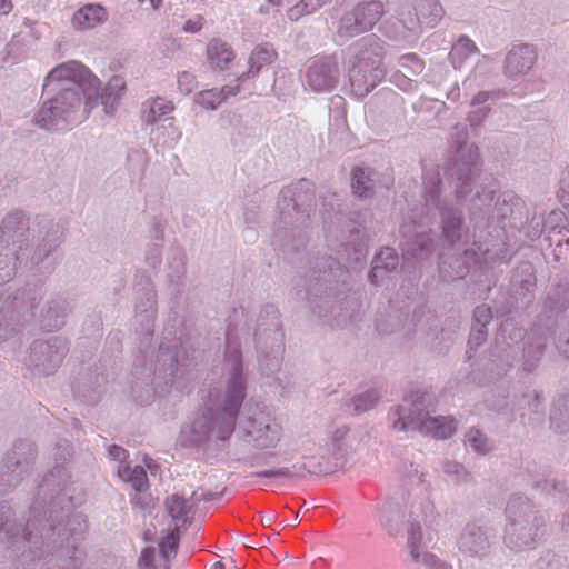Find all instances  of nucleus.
<instances>
[{
  "label": "nucleus",
  "instance_id": "f257e3e1",
  "mask_svg": "<svg viewBox=\"0 0 569 569\" xmlns=\"http://www.w3.org/2000/svg\"><path fill=\"white\" fill-rule=\"evenodd\" d=\"M73 455L72 446L63 440L54 448L56 466L42 479L27 516L17 518L14 510L0 503V538L14 551L31 542L29 559L42 555L37 540L38 530H46L47 543L59 548L60 569H73L81 558L79 543L86 529L80 513H71V498L66 493L70 475L63 466Z\"/></svg>",
  "mask_w": 569,
  "mask_h": 569
},
{
  "label": "nucleus",
  "instance_id": "f03ea898",
  "mask_svg": "<svg viewBox=\"0 0 569 569\" xmlns=\"http://www.w3.org/2000/svg\"><path fill=\"white\" fill-rule=\"evenodd\" d=\"M99 79L77 61L53 68L46 77L42 94L47 96L34 113V126L47 130H63L86 119L99 96Z\"/></svg>",
  "mask_w": 569,
  "mask_h": 569
},
{
  "label": "nucleus",
  "instance_id": "7ed1b4c3",
  "mask_svg": "<svg viewBox=\"0 0 569 569\" xmlns=\"http://www.w3.org/2000/svg\"><path fill=\"white\" fill-rule=\"evenodd\" d=\"M224 362L227 379L223 398L210 399L201 415L181 430L180 441L184 447L198 446L212 438L224 441L234 430L237 417L247 396V379L239 345L233 343L229 336Z\"/></svg>",
  "mask_w": 569,
  "mask_h": 569
},
{
  "label": "nucleus",
  "instance_id": "20e7f679",
  "mask_svg": "<svg viewBox=\"0 0 569 569\" xmlns=\"http://www.w3.org/2000/svg\"><path fill=\"white\" fill-rule=\"evenodd\" d=\"M351 274L331 256L316 258L296 284L297 299L306 301L319 318L341 311L350 303Z\"/></svg>",
  "mask_w": 569,
  "mask_h": 569
},
{
  "label": "nucleus",
  "instance_id": "39448f33",
  "mask_svg": "<svg viewBox=\"0 0 569 569\" xmlns=\"http://www.w3.org/2000/svg\"><path fill=\"white\" fill-rule=\"evenodd\" d=\"M315 186L308 179L284 187L277 203L279 210L274 244L290 263H299L308 243L307 229L315 212Z\"/></svg>",
  "mask_w": 569,
  "mask_h": 569
},
{
  "label": "nucleus",
  "instance_id": "423d86ee",
  "mask_svg": "<svg viewBox=\"0 0 569 569\" xmlns=\"http://www.w3.org/2000/svg\"><path fill=\"white\" fill-rule=\"evenodd\" d=\"M435 396L427 390L411 391L389 412L392 428L397 431H419L436 439H448L456 431V420L431 416Z\"/></svg>",
  "mask_w": 569,
  "mask_h": 569
},
{
  "label": "nucleus",
  "instance_id": "0eeeda50",
  "mask_svg": "<svg viewBox=\"0 0 569 569\" xmlns=\"http://www.w3.org/2000/svg\"><path fill=\"white\" fill-rule=\"evenodd\" d=\"M503 543L513 552L535 549L546 533L541 510L528 498L512 495L506 506Z\"/></svg>",
  "mask_w": 569,
  "mask_h": 569
},
{
  "label": "nucleus",
  "instance_id": "6e6552de",
  "mask_svg": "<svg viewBox=\"0 0 569 569\" xmlns=\"http://www.w3.org/2000/svg\"><path fill=\"white\" fill-rule=\"evenodd\" d=\"M346 56L351 90L358 98H363L385 78L381 68L383 42L376 36L365 37L349 46Z\"/></svg>",
  "mask_w": 569,
  "mask_h": 569
},
{
  "label": "nucleus",
  "instance_id": "1a4fd4ad",
  "mask_svg": "<svg viewBox=\"0 0 569 569\" xmlns=\"http://www.w3.org/2000/svg\"><path fill=\"white\" fill-rule=\"evenodd\" d=\"M442 180L437 167L423 171V199L427 208L440 214L441 241L445 248L463 247L469 240V229L461 209L441 198Z\"/></svg>",
  "mask_w": 569,
  "mask_h": 569
},
{
  "label": "nucleus",
  "instance_id": "9d476101",
  "mask_svg": "<svg viewBox=\"0 0 569 569\" xmlns=\"http://www.w3.org/2000/svg\"><path fill=\"white\" fill-rule=\"evenodd\" d=\"M526 207L522 200L511 192H499L489 188H481L471 198L469 206L470 220L475 229H486L489 227L493 214L499 220L510 219L513 226L522 224Z\"/></svg>",
  "mask_w": 569,
  "mask_h": 569
},
{
  "label": "nucleus",
  "instance_id": "9b49d317",
  "mask_svg": "<svg viewBox=\"0 0 569 569\" xmlns=\"http://www.w3.org/2000/svg\"><path fill=\"white\" fill-rule=\"evenodd\" d=\"M451 139L457 146L456 154L447 167V174L458 200L466 199L473 190L479 176V150L473 143H468L467 127L457 123L451 129Z\"/></svg>",
  "mask_w": 569,
  "mask_h": 569
},
{
  "label": "nucleus",
  "instance_id": "f8f14e48",
  "mask_svg": "<svg viewBox=\"0 0 569 569\" xmlns=\"http://www.w3.org/2000/svg\"><path fill=\"white\" fill-rule=\"evenodd\" d=\"M253 337L260 362H262L263 357L268 358L272 355L271 366L266 373L269 375L278 370V355L283 349V333L276 306L268 303L262 307L257 319Z\"/></svg>",
  "mask_w": 569,
  "mask_h": 569
},
{
  "label": "nucleus",
  "instance_id": "ddd939ff",
  "mask_svg": "<svg viewBox=\"0 0 569 569\" xmlns=\"http://www.w3.org/2000/svg\"><path fill=\"white\" fill-rule=\"evenodd\" d=\"M68 352L69 341L62 336L37 339L28 349L24 365L33 377H48L58 370Z\"/></svg>",
  "mask_w": 569,
  "mask_h": 569
},
{
  "label": "nucleus",
  "instance_id": "4468645a",
  "mask_svg": "<svg viewBox=\"0 0 569 569\" xmlns=\"http://www.w3.org/2000/svg\"><path fill=\"white\" fill-rule=\"evenodd\" d=\"M385 13V6L381 1H361L340 17L336 34L340 39L349 40L369 32Z\"/></svg>",
  "mask_w": 569,
  "mask_h": 569
},
{
  "label": "nucleus",
  "instance_id": "2eb2a0df",
  "mask_svg": "<svg viewBox=\"0 0 569 569\" xmlns=\"http://www.w3.org/2000/svg\"><path fill=\"white\" fill-rule=\"evenodd\" d=\"M495 538V529L483 520L467 522L456 541L459 560H483L490 555Z\"/></svg>",
  "mask_w": 569,
  "mask_h": 569
},
{
  "label": "nucleus",
  "instance_id": "dca6fc26",
  "mask_svg": "<svg viewBox=\"0 0 569 569\" xmlns=\"http://www.w3.org/2000/svg\"><path fill=\"white\" fill-rule=\"evenodd\" d=\"M38 243L30 249L28 260L39 266L52 257L61 244L62 232L59 223L46 216L36 217Z\"/></svg>",
  "mask_w": 569,
  "mask_h": 569
},
{
  "label": "nucleus",
  "instance_id": "f3484780",
  "mask_svg": "<svg viewBox=\"0 0 569 569\" xmlns=\"http://www.w3.org/2000/svg\"><path fill=\"white\" fill-rule=\"evenodd\" d=\"M340 77L338 58L332 56L316 57L309 61L305 79L315 92H329L336 88Z\"/></svg>",
  "mask_w": 569,
  "mask_h": 569
},
{
  "label": "nucleus",
  "instance_id": "a211bd4d",
  "mask_svg": "<svg viewBox=\"0 0 569 569\" xmlns=\"http://www.w3.org/2000/svg\"><path fill=\"white\" fill-rule=\"evenodd\" d=\"M36 238V221L31 227L30 219L22 210H13L6 214L0 226V241L14 246L19 250L27 248L30 233Z\"/></svg>",
  "mask_w": 569,
  "mask_h": 569
},
{
  "label": "nucleus",
  "instance_id": "6ab92c4d",
  "mask_svg": "<svg viewBox=\"0 0 569 569\" xmlns=\"http://www.w3.org/2000/svg\"><path fill=\"white\" fill-rule=\"evenodd\" d=\"M38 457L37 445L29 439H18L3 459V468L17 481L28 475Z\"/></svg>",
  "mask_w": 569,
  "mask_h": 569
},
{
  "label": "nucleus",
  "instance_id": "aec40b11",
  "mask_svg": "<svg viewBox=\"0 0 569 569\" xmlns=\"http://www.w3.org/2000/svg\"><path fill=\"white\" fill-rule=\"evenodd\" d=\"M452 252L441 254L439 273L443 281L452 282L463 279L470 268L478 262V253L475 249L463 247L450 248Z\"/></svg>",
  "mask_w": 569,
  "mask_h": 569
},
{
  "label": "nucleus",
  "instance_id": "412c9836",
  "mask_svg": "<svg viewBox=\"0 0 569 569\" xmlns=\"http://www.w3.org/2000/svg\"><path fill=\"white\" fill-rule=\"evenodd\" d=\"M181 536V527L169 531L159 542L160 565L156 563V549L153 547L144 548L138 561L140 569H169L171 555L174 557L178 551Z\"/></svg>",
  "mask_w": 569,
  "mask_h": 569
},
{
  "label": "nucleus",
  "instance_id": "4be33fe9",
  "mask_svg": "<svg viewBox=\"0 0 569 569\" xmlns=\"http://www.w3.org/2000/svg\"><path fill=\"white\" fill-rule=\"evenodd\" d=\"M405 241L401 243L403 256L416 260H425L429 258L433 251V239L430 229L422 226L415 228L411 232L409 224L405 223L400 228Z\"/></svg>",
  "mask_w": 569,
  "mask_h": 569
},
{
  "label": "nucleus",
  "instance_id": "5701e85b",
  "mask_svg": "<svg viewBox=\"0 0 569 569\" xmlns=\"http://www.w3.org/2000/svg\"><path fill=\"white\" fill-rule=\"evenodd\" d=\"M525 338V331L511 321H505L497 335L495 356L501 361L511 365L516 360L522 349L520 345Z\"/></svg>",
  "mask_w": 569,
  "mask_h": 569
},
{
  "label": "nucleus",
  "instance_id": "b1692460",
  "mask_svg": "<svg viewBox=\"0 0 569 569\" xmlns=\"http://www.w3.org/2000/svg\"><path fill=\"white\" fill-rule=\"evenodd\" d=\"M244 430L248 441L261 449L274 447L281 437V427L268 417L250 419Z\"/></svg>",
  "mask_w": 569,
  "mask_h": 569
},
{
  "label": "nucleus",
  "instance_id": "393cba45",
  "mask_svg": "<svg viewBox=\"0 0 569 569\" xmlns=\"http://www.w3.org/2000/svg\"><path fill=\"white\" fill-rule=\"evenodd\" d=\"M144 286L137 290L136 318L143 325L146 336L153 333V319L157 313V295L149 278L143 277Z\"/></svg>",
  "mask_w": 569,
  "mask_h": 569
},
{
  "label": "nucleus",
  "instance_id": "a878e982",
  "mask_svg": "<svg viewBox=\"0 0 569 569\" xmlns=\"http://www.w3.org/2000/svg\"><path fill=\"white\" fill-rule=\"evenodd\" d=\"M569 307V286L558 284L548 295L545 302V315L539 316L542 319V328L548 332H555L557 317Z\"/></svg>",
  "mask_w": 569,
  "mask_h": 569
},
{
  "label": "nucleus",
  "instance_id": "bb28decb",
  "mask_svg": "<svg viewBox=\"0 0 569 569\" xmlns=\"http://www.w3.org/2000/svg\"><path fill=\"white\" fill-rule=\"evenodd\" d=\"M71 311L72 306L67 298H51L40 311L39 323L46 331L59 330L66 325V318Z\"/></svg>",
  "mask_w": 569,
  "mask_h": 569
},
{
  "label": "nucleus",
  "instance_id": "cd10ccee",
  "mask_svg": "<svg viewBox=\"0 0 569 569\" xmlns=\"http://www.w3.org/2000/svg\"><path fill=\"white\" fill-rule=\"evenodd\" d=\"M550 333L551 332H548L542 328V319L537 320L531 328L528 340L520 351L523 357V370L527 372H531L536 369L537 363L543 353L547 338Z\"/></svg>",
  "mask_w": 569,
  "mask_h": 569
},
{
  "label": "nucleus",
  "instance_id": "c85d7f7f",
  "mask_svg": "<svg viewBox=\"0 0 569 569\" xmlns=\"http://www.w3.org/2000/svg\"><path fill=\"white\" fill-rule=\"evenodd\" d=\"M186 366L184 362L179 360L177 346H160L153 373L160 376L166 382L173 381L174 378L186 373Z\"/></svg>",
  "mask_w": 569,
  "mask_h": 569
},
{
  "label": "nucleus",
  "instance_id": "c756f323",
  "mask_svg": "<svg viewBox=\"0 0 569 569\" xmlns=\"http://www.w3.org/2000/svg\"><path fill=\"white\" fill-rule=\"evenodd\" d=\"M537 279L533 264L529 261L520 262L512 274L511 286L515 295L519 297L522 305L528 306L532 299V291L536 288Z\"/></svg>",
  "mask_w": 569,
  "mask_h": 569
},
{
  "label": "nucleus",
  "instance_id": "7c9ffc66",
  "mask_svg": "<svg viewBox=\"0 0 569 569\" xmlns=\"http://www.w3.org/2000/svg\"><path fill=\"white\" fill-rule=\"evenodd\" d=\"M537 54L529 44L512 48L505 59V74L515 78L527 73L535 64Z\"/></svg>",
  "mask_w": 569,
  "mask_h": 569
},
{
  "label": "nucleus",
  "instance_id": "2f4dec72",
  "mask_svg": "<svg viewBox=\"0 0 569 569\" xmlns=\"http://www.w3.org/2000/svg\"><path fill=\"white\" fill-rule=\"evenodd\" d=\"M23 321L13 301L0 306V345L14 339L22 330Z\"/></svg>",
  "mask_w": 569,
  "mask_h": 569
},
{
  "label": "nucleus",
  "instance_id": "473e14b6",
  "mask_svg": "<svg viewBox=\"0 0 569 569\" xmlns=\"http://www.w3.org/2000/svg\"><path fill=\"white\" fill-rule=\"evenodd\" d=\"M376 174L370 167H353L350 173L352 194L361 200L372 199L376 192Z\"/></svg>",
  "mask_w": 569,
  "mask_h": 569
},
{
  "label": "nucleus",
  "instance_id": "72a5a7b5",
  "mask_svg": "<svg viewBox=\"0 0 569 569\" xmlns=\"http://www.w3.org/2000/svg\"><path fill=\"white\" fill-rule=\"evenodd\" d=\"M398 266L397 252L392 248L385 247L373 257L368 278L371 283L379 286L388 273L397 270Z\"/></svg>",
  "mask_w": 569,
  "mask_h": 569
},
{
  "label": "nucleus",
  "instance_id": "f704fd0d",
  "mask_svg": "<svg viewBox=\"0 0 569 569\" xmlns=\"http://www.w3.org/2000/svg\"><path fill=\"white\" fill-rule=\"evenodd\" d=\"M380 522L393 536L399 532L405 515L406 502L403 498H391L386 500L380 509Z\"/></svg>",
  "mask_w": 569,
  "mask_h": 569
},
{
  "label": "nucleus",
  "instance_id": "c9c22d12",
  "mask_svg": "<svg viewBox=\"0 0 569 569\" xmlns=\"http://www.w3.org/2000/svg\"><path fill=\"white\" fill-rule=\"evenodd\" d=\"M337 252L346 259L349 263L361 262L367 254V237L360 228H352L349 230V239L347 242L340 244Z\"/></svg>",
  "mask_w": 569,
  "mask_h": 569
},
{
  "label": "nucleus",
  "instance_id": "e433bc0d",
  "mask_svg": "<svg viewBox=\"0 0 569 569\" xmlns=\"http://www.w3.org/2000/svg\"><path fill=\"white\" fill-rule=\"evenodd\" d=\"M164 508L174 522L181 521L183 527L192 523L196 507L191 499L187 500L178 493H173L166 498Z\"/></svg>",
  "mask_w": 569,
  "mask_h": 569
},
{
  "label": "nucleus",
  "instance_id": "4c0bfd02",
  "mask_svg": "<svg viewBox=\"0 0 569 569\" xmlns=\"http://www.w3.org/2000/svg\"><path fill=\"white\" fill-rule=\"evenodd\" d=\"M106 9L96 3H89L77 10L72 17V26L77 30L92 29L107 20Z\"/></svg>",
  "mask_w": 569,
  "mask_h": 569
},
{
  "label": "nucleus",
  "instance_id": "58836bf2",
  "mask_svg": "<svg viewBox=\"0 0 569 569\" xmlns=\"http://www.w3.org/2000/svg\"><path fill=\"white\" fill-rule=\"evenodd\" d=\"M277 52L273 47L269 43L257 46L248 60L249 70L242 73L238 79L246 81L247 79L258 74L264 66L271 64L277 59Z\"/></svg>",
  "mask_w": 569,
  "mask_h": 569
},
{
  "label": "nucleus",
  "instance_id": "ea45409f",
  "mask_svg": "<svg viewBox=\"0 0 569 569\" xmlns=\"http://www.w3.org/2000/svg\"><path fill=\"white\" fill-rule=\"evenodd\" d=\"M305 459L309 460L310 475H330L343 468L347 462V459H342L332 451H327V448L319 457L306 456Z\"/></svg>",
  "mask_w": 569,
  "mask_h": 569
},
{
  "label": "nucleus",
  "instance_id": "a19ab883",
  "mask_svg": "<svg viewBox=\"0 0 569 569\" xmlns=\"http://www.w3.org/2000/svg\"><path fill=\"white\" fill-rule=\"evenodd\" d=\"M398 22L412 36H418L421 30L420 12L416 0H402L397 10Z\"/></svg>",
  "mask_w": 569,
  "mask_h": 569
},
{
  "label": "nucleus",
  "instance_id": "79ce46f5",
  "mask_svg": "<svg viewBox=\"0 0 569 569\" xmlns=\"http://www.w3.org/2000/svg\"><path fill=\"white\" fill-rule=\"evenodd\" d=\"M174 109L173 103L164 98L157 97L146 100L141 106V121L144 124H154L161 117L169 114Z\"/></svg>",
  "mask_w": 569,
  "mask_h": 569
},
{
  "label": "nucleus",
  "instance_id": "37998d69",
  "mask_svg": "<svg viewBox=\"0 0 569 569\" xmlns=\"http://www.w3.org/2000/svg\"><path fill=\"white\" fill-rule=\"evenodd\" d=\"M19 249L0 241V284L13 279L17 263L21 260Z\"/></svg>",
  "mask_w": 569,
  "mask_h": 569
},
{
  "label": "nucleus",
  "instance_id": "c03bdc74",
  "mask_svg": "<svg viewBox=\"0 0 569 569\" xmlns=\"http://www.w3.org/2000/svg\"><path fill=\"white\" fill-rule=\"evenodd\" d=\"M380 398L381 392L378 389L372 388L353 396L345 402L343 407L346 412L358 416L373 409Z\"/></svg>",
  "mask_w": 569,
  "mask_h": 569
},
{
  "label": "nucleus",
  "instance_id": "a18cd8bd",
  "mask_svg": "<svg viewBox=\"0 0 569 569\" xmlns=\"http://www.w3.org/2000/svg\"><path fill=\"white\" fill-rule=\"evenodd\" d=\"M550 426L558 433L569 431V395L555 400L550 411Z\"/></svg>",
  "mask_w": 569,
  "mask_h": 569
},
{
  "label": "nucleus",
  "instance_id": "49530a36",
  "mask_svg": "<svg viewBox=\"0 0 569 569\" xmlns=\"http://www.w3.org/2000/svg\"><path fill=\"white\" fill-rule=\"evenodd\" d=\"M168 279L176 287H180L186 276V253L180 247H171L169 250Z\"/></svg>",
  "mask_w": 569,
  "mask_h": 569
},
{
  "label": "nucleus",
  "instance_id": "de8ad7c7",
  "mask_svg": "<svg viewBox=\"0 0 569 569\" xmlns=\"http://www.w3.org/2000/svg\"><path fill=\"white\" fill-rule=\"evenodd\" d=\"M306 473L310 475L309 460H306L305 462L293 463L291 467L257 471L252 473V476L263 478H287L291 480H297L303 478Z\"/></svg>",
  "mask_w": 569,
  "mask_h": 569
},
{
  "label": "nucleus",
  "instance_id": "09e8293b",
  "mask_svg": "<svg viewBox=\"0 0 569 569\" xmlns=\"http://www.w3.org/2000/svg\"><path fill=\"white\" fill-rule=\"evenodd\" d=\"M118 476L124 482L131 483L136 491H144L148 488V477L143 467L130 465H120L118 467Z\"/></svg>",
  "mask_w": 569,
  "mask_h": 569
},
{
  "label": "nucleus",
  "instance_id": "8fccbe9b",
  "mask_svg": "<svg viewBox=\"0 0 569 569\" xmlns=\"http://www.w3.org/2000/svg\"><path fill=\"white\" fill-rule=\"evenodd\" d=\"M208 59L211 66L224 69L233 59L231 48L221 40L213 39L208 46Z\"/></svg>",
  "mask_w": 569,
  "mask_h": 569
},
{
  "label": "nucleus",
  "instance_id": "3c124183",
  "mask_svg": "<svg viewBox=\"0 0 569 569\" xmlns=\"http://www.w3.org/2000/svg\"><path fill=\"white\" fill-rule=\"evenodd\" d=\"M475 246H477L476 252L478 253V261L486 264L491 262H508L512 257V253L506 243L493 246L491 248H483L482 244H478L477 242H475Z\"/></svg>",
  "mask_w": 569,
  "mask_h": 569
},
{
  "label": "nucleus",
  "instance_id": "603ef678",
  "mask_svg": "<svg viewBox=\"0 0 569 569\" xmlns=\"http://www.w3.org/2000/svg\"><path fill=\"white\" fill-rule=\"evenodd\" d=\"M416 4L419 8L420 22L425 20L430 28H435L445 14L439 0H416Z\"/></svg>",
  "mask_w": 569,
  "mask_h": 569
},
{
  "label": "nucleus",
  "instance_id": "864d4df0",
  "mask_svg": "<svg viewBox=\"0 0 569 569\" xmlns=\"http://www.w3.org/2000/svg\"><path fill=\"white\" fill-rule=\"evenodd\" d=\"M349 431V427L345 425L336 428L331 433L330 441L327 443V451H332L342 459H347Z\"/></svg>",
  "mask_w": 569,
  "mask_h": 569
},
{
  "label": "nucleus",
  "instance_id": "5fc2aeb1",
  "mask_svg": "<svg viewBox=\"0 0 569 569\" xmlns=\"http://www.w3.org/2000/svg\"><path fill=\"white\" fill-rule=\"evenodd\" d=\"M532 487L542 493H547L559 499L563 497L568 489L565 481L558 480L550 475L535 480Z\"/></svg>",
  "mask_w": 569,
  "mask_h": 569
},
{
  "label": "nucleus",
  "instance_id": "6e6d98bb",
  "mask_svg": "<svg viewBox=\"0 0 569 569\" xmlns=\"http://www.w3.org/2000/svg\"><path fill=\"white\" fill-rule=\"evenodd\" d=\"M520 409L527 410L530 415L536 416L535 420L539 422L545 413L543 399L536 390L528 391L522 395L519 401Z\"/></svg>",
  "mask_w": 569,
  "mask_h": 569
},
{
  "label": "nucleus",
  "instance_id": "4d7b16f0",
  "mask_svg": "<svg viewBox=\"0 0 569 569\" xmlns=\"http://www.w3.org/2000/svg\"><path fill=\"white\" fill-rule=\"evenodd\" d=\"M465 442L478 455L489 453L493 446L488 437L479 429L471 428L465 435Z\"/></svg>",
  "mask_w": 569,
  "mask_h": 569
},
{
  "label": "nucleus",
  "instance_id": "13d9d810",
  "mask_svg": "<svg viewBox=\"0 0 569 569\" xmlns=\"http://www.w3.org/2000/svg\"><path fill=\"white\" fill-rule=\"evenodd\" d=\"M421 541H422V529L420 522L416 519L409 520L408 529V547L410 549V557L415 562L420 561L421 556Z\"/></svg>",
  "mask_w": 569,
  "mask_h": 569
},
{
  "label": "nucleus",
  "instance_id": "bf43d9fd",
  "mask_svg": "<svg viewBox=\"0 0 569 569\" xmlns=\"http://www.w3.org/2000/svg\"><path fill=\"white\" fill-rule=\"evenodd\" d=\"M477 51L475 43L467 37H461L459 41L452 47L449 58L455 68L457 62L461 63L465 58Z\"/></svg>",
  "mask_w": 569,
  "mask_h": 569
},
{
  "label": "nucleus",
  "instance_id": "052dcab7",
  "mask_svg": "<svg viewBox=\"0 0 569 569\" xmlns=\"http://www.w3.org/2000/svg\"><path fill=\"white\" fill-rule=\"evenodd\" d=\"M226 100L223 91L216 89L203 90L196 94L194 101L207 110H214Z\"/></svg>",
  "mask_w": 569,
  "mask_h": 569
},
{
  "label": "nucleus",
  "instance_id": "680f3d73",
  "mask_svg": "<svg viewBox=\"0 0 569 569\" xmlns=\"http://www.w3.org/2000/svg\"><path fill=\"white\" fill-rule=\"evenodd\" d=\"M399 70L409 77L418 76L423 70V62L416 53H407L399 58Z\"/></svg>",
  "mask_w": 569,
  "mask_h": 569
},
{
  "label": "nucleus",
  "instance_id": "e2e57ef3",
  "mask_svg": "<svg viewBox=\"0 0 569 569\" xmlns=\"http://www.w3.org/2000/svg\"><path fill=\"white\" fill-rule=\"evenodd\" d=\"M443 471L452 477L457 483H468L473 480L471 472L457 461H446L443 463Z\"/></svg>",
  "mask_w": 569,
  "mask_h": 569
},
{
  "label": "nucleus",
  "instance_id": "0e129e2a",
  "mask_svg": "<svg viewBox=\"0 0 569 569\" xmlns=\"http://www.w3.org/2000/svg\"><path fill=\"white\" fill-rule=\"evenodd\" d=\"M22 302L33 310L43 298L42 289L37 284H28L19 291Z\"/></svg>",
  "mask_w": 569,
  "mask_h": 569
},
{
  "label": "nucleus",
  "instance_id": "69168bd1",
  "mask_svg": "<svg viewBox=\"0 0 569 569\" xmlns=\"http://www.w3.org/2000/svg\"><path fill=\"white\" fill-rule=\"evenodd\" d=\"M492 320V311L491 308L487 305L477 306L473 310L472 315V323L478 325L482 328H487V326Z\"/></svg>",
  "mask_w": 569,
  "mask_h": 569
},
{
  "label": "nucleus",
  "instance_id": "338daca9",
  "mask_svg": "<svg viewBox=\"0 0 569 569\" xmlns=\"http://www.w3.org/2000/svg\"><path fill=\"white\" fill-rule=\"evenodd\" d=\"M144 261L153 269L159 268L162 262V246L159 243L149 244L146 251Z\"/></svg>",
  "mask_w": 569,
  "mask_h": 569
},
{
  "label": "nucleus",
  "instance_id": "774afa93",
  "mask_svg": "<svg viewBox=\"0 0 569 569\" xmlns=\"http://www.w3.org/2000/svg\"><path fill=\"white\" fill-rule=\"evenodd\" d=\"M558 199L561 204L569 210V168L561 173L560 187L557 192Z\"/></svg>",
  "mask_w": 569,
  "mask_h": 569
}]
</instances>
